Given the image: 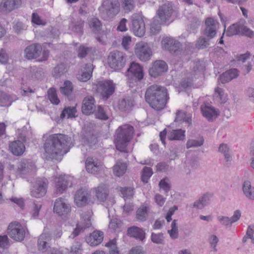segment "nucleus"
<instances>
[{
	"mask_svg": "<svg viewBox=\"0 0 254 254\" xmlns=\"http://www.w3.org/2000/svg\"><path fill=\"white\" fill-rule=\"evenodd\" d=\"M21 3V0H2L0 3V12L4 14L9 13L18 8Z\"/></svg>",
	"mask_w": 254,
	"mask_h": 254,
	"instance_id": "17",
	"label": "nucleus"
},
{
	"mask_svg": "<svg viewBox=\"0 0 254 254\" xmlns=\"http://www.w3.org/2000/svg\"><path fill=\"white\" fill-rule=\"evenodd\" d=\"M60 90L62 94L68 97L71 95L73 91L72 83L69 80L65 81L64 86L60 87Z\"/></svg>",
	"mask_w": 254,
	"mask_h": 254,
	"instance_id": "45",
	"label": "nucleus"
},
{
	"mask_svg": "<svg viewBox=\"0 0 254 254\" xmlns=\"http://www.w3.org/2000/svg\"><path fill=\"white\" fill-rule=\"evenodd\" d=\"M210 39H208V38L206 37H200L196 42V47L201 49L208 47L210 44Z\"/></svg>",
	"mask_w": 254,
	"mask_h": 254,
	"instance_id": "50",
	"label": "nucleus"
},
{
	"mask_svg": "<svg viewBox=\"0 0 254 254\" xmlns=\"http://www.w3.org/2000/svg\"><path fill=\"white\" fill-rule=\"evenodd\" d=\"M205 28L203 32V35L208 39H213L216 35L219 28V22L211 17H208L205 20Z\"/></svg>",
	"mask_w": 254,
	"mask_h": 254,
	"instance_id": "14",
	"label": "nucleus"
},
{
	"mask_svg": "<svg viewBox=\"0 0 254 254\" xmlns=\"http://www.w3.org/2000/svg\"><path fill=\"white\" fill-rule=\"evenodd\" d=\"M201 111L203 116L209 121H213L219 115L218 111L211 106H202Z\"/></svg>",
	"mask_w": 254,
	"mask_h": 254,
	"instance_id": "26",
	"label": "nucleus"
},
{
	"mask_svg": "<svg viewBox=\"0 0 254 254\" xmlns=\"http://www.w3.org/2000/svg\"><path fill=\"white\" fill-rule=\"evenodd\" d=\"M53 210L59 216L65 217L70 212L71 206L67 199L59 197L55 201Z\"/></svg>",
	"mask_w": 254,
	"mask_h": 254,
	"instance_id": "9",
	"label": "nucleus"
},
{
	"mask_svg": "<svg viewBox=\"0 0 254 254\" xmlns=\"http://www.w3.org/2000/svg\"><path fill=\"white\" fill-rule=\"evenodd\" d=\"M31 21L33 23L39 25H45L46 24V21L42 19L36 13H32Z\"/></svg>",
	"mask_w": 254,
	"mask_h": 254,
	"instance_id": "64",
	"label": "nucleus"
},
{
	"mask_svg": "<svg viewBox=\"0 0 254 254\" xmlns=\"http://www.w3.org/2000/svg\"><path fill=\"white\" fill-rule=\"evenodd\" d=\"M127 75L129 77V85L132 86L131 84H133V82H136L140 81L143 77V72L142 67L137 63H132L129 68L127 71Z\"/></svg>",
	"mask_w": 254,
	"mask_h": 254,
	"instance_id": "11",
	"label": "nucleus"
},
{
	"mask_svg": "<svg viewBox=\"0 0 254 254\" xmlns=\"http://www.w3.org/2000/svg\"><path fill=\"white\" fill-rule=\"evenodd\" d=\"M153 171L150 167H144L142 171V181L145 183H147L148 179L151 177Z\"/></svg>",
	"mask_w": 254,
	"mask_h": 254,
	"instance_id": "52",
	"label": "nucleus"
},
{
	"mask_svg": "<svg viewBox=\"0 0 254 254\" xmlns=\"http://www.w3.org/2000/svg\"><path fill=\"white\" fill-rule=\"evenodd\" d=\"M48 184V181L46 178L38 180L31 191L32 196L36 198L44 196L47 191Z\"/></svg>",
	"mask_w": 254,
	"mask_h": 254,
	"instance_id": "15",
	"label": "nucleus"
},
{
	"mask_svg": "<svg viewBox=\"0 0 254 254\" xmlns=\"http://www.w3.org/2000/svg\"><path fill=\"white\" fill-rule=\"evenodd\" d=\"M120 6L118 0H103L99 8L101 16L106 20L113 18L119 12Z\"/></svg>",
	"mask_w": 254,
	"mask_h": 254,
	"instance_id": "4",
	"label": "nucleus"
},
{
	"mask_svg": "<svg viewBox=\"0 0 254 254\" xmlns=\"http://www.w3.org/2000/svg\"><path fill=\"white\" fill-rule=\"evenodd\" d=\"M9 149L15 156L22 155L25 150L24 143L20 140H15L9 143Z\"/></svg>",
	"mask_w": 254,
	"mask_h": 254,
	"instance_id": "25",
	"label": "nucleus"
},
{
	"mask_svg": "<svg viewBox=\"0 0 254 254\" xmlns=\"http://www.w3.org/2000/svg\"><path fill=\"white\" fill-rule=\"evenodd\" d=\"M42 48L40 44H33L26 47L24 57L28 60H32L38 57L41 53Z\"/></svg>",
	"mask_w": 254,
	"mask_h": 254,
	"instance_id": "19",
	"label": "nucleus"
},
{
	"mask_svg": "<svg viewBox=\"0 0 254 254\" xmlns=\"http://www.w3.org/2000/svg\"><path fill=\"white\" fill-rule=\"evenodd\" d=\"M92 212L90 211H87L82 212L81 215V223L84 226V228H88L91 225V217Z\"/></svg>",
	"mask_w": 254,
	"mask_h": 254,
	"instance_id": "42",
	"label": "nucleus"
},
{
	"mask_svg": "<svg viewBox=\"0 0 254 254\" xmlns=\"http://www.w3.org/2000/svg\"><path fill=\"white\" fill-rule=\"evenodd\" d=\"M91 192L86 188H81L76 191L74 202L78 207H83L88 204L91 199Z\"/></svg>",
	"mask_w": 254,
	"mask_h": 254,
	"instance_id": "10",
	"label": "nucleus"
},
{
	"mask_svg": "<svg viewBox=\"0 0 254 254\" xmlns=\"http://www.w3.org/2000/svg\"><path fill=\"white\" fill-rule=\"evenodd\" d=\"M34 168L35 166L32 163L29 162L27 160H23L20 162L17 171L21 174H25L30 172Z\"/></svg>",
	"mask_w": 254,
	"mask_h": 254,
	"instance_id": "33",
	"label": "nucleus"
},
{
	"mask_svg": "<svg viewBox=\"0 0 254 254\" xmlns=\"http://www.w3.org/2000/svg\"><path fill=\"white\" fill-rule=\"evenodd\" d=\"M95 101L92 96H88L84 98L82 101L81 111L83 114L89 115L95 111Z\"/></svg>",
	"mask_w": 254,
	"mask_h": 254,
	"instance_id": "21",
	"label": "nucleus"
},
{
	"mask_svg": "<svg viewBox=\"0 0 254 254\" xmlns=\"http://www.w3.org/2000/svg\"><path fill=\"white\" fill-rule=\"evenodd\" d=\"M122 225V223L120 220L118 218H113L111 220L109 225L110 229L116 230L117 228H120Z\"/></svg>",
	"mask_w": 254,
	"mask_h": 254,
	"instance_id": "63",
	"label": "nucleus"
},
{
	"mask_svg": "<svg viewBox=\"0 0 254 254\" xmlns=\"http://www.w3.org/2000/svg\"><path fill=\"white\" fill-rule=\"evenodd\" d=\"M134 133L133 127L129 125L120 127L116 131L115 143L117 150L127 152V146L131 140Z\"/></svg>",
	"mask_w": 254,
	"mask_h": 254,
	"instance_id": "3",
	"label": "nucleus"
},
{
	"mask_svg": "<svg viewBox=\"0 0 254 254\" xmlns=\"http://www.w3.org/2000/svg\"><path fill=\"white\" fill-rule=\"evenodd\" d=\"M136 56L143 62L149 60L152 56V51L146 43L140 42L136 43L135 48Z\"/></svg>",
	"mask_w": 254,
	"mask_h": 254,
	"instance_id": "12",
	"label": "nucleus"
},
{
	"mask_svg": "<svg viewBox=\"0 0 254 254\" xmlns=\"http://www.w3.org/2000/svg\"><path fill=\"white\" fill-rule=\"evenodd\" d=\"M245 36L250 38H254V32L247 26L241 24L240 35Z\"/></svg>",
	"mask_w": 254,
	"mask_h": 254,
	"instance_id": "54",
	"label": "nucleus"
},
{
	"mask_svg": "<svg viewBox=\"0 0 254 254\" xmlns=\"http://www.w3.org/2000/svg\"><path fill=\"white\" fill-rule=\"evenodd\" d=\"M174 11L173 3L167 1L159 6L155 18H158L157 21L160 23H165L170 19Z\"/></svg>",
	"mask_w": 254,
	"mask_h": 254,
	"instance_id": "5",
	"label": "nucleus"
},
{
	"mask_svg": "<svg viewBox=\"0 0 254 254\" xmlns=\"http://www.w3.org/2000/svg\"><path fill=\"white\" fill-rule=\"evenodd\" d=\"M51 240V234L45 230L38 239L37 246L38 250L42 252H46L50 247L49 242Z\"/></svg>",
	"mask_w": 254,
	"mask_h": 254,
	"instance_id": "22",
	"label": "nucleus"
},
{
	"mask_svg": "<svg viewBox=\"0 0 254 254\" xmlns=\"http://www.w3.org/2000/svg\"><path fill=\"white\" fill-rule=\"evenodd\" d=\"M11 102V99L8 95L2 91H0V106H9Z\"/></svg>",
	"mask_w": 254,
	"mask_h": 254,
	"instance_id": "47",
	"label": "nucleus"
},
{
	"mask_svg": "<svg viewBox=\"0 0 254 254\" xmlns=\"http://www.w3.org/2000/svg\"><path fill=\"white\" fill-rule=\"evenodd\" d=\"M159 186L166 193H168L171 187L169 179L168 178L162 179L159 183Z\"/></svg>",
	"mask_w": 254,
	"mask_h": 254,
	"instance_id": "57",
	"label": "nucleus"
},
{
	"mask_svg": "<svg viewBox=\"0 0 254 254\" xmlns=\"http://www.w3.org/2000/svg\"><path fill=\"white\" fill-rule=\"evenodd\" d=\"M115 85L112 80H105L98 81L96 84L97 92L105 100L108 99L114 93Z\"/></svg>",
	"mask_w": 254,
	"mask_h": 254,
	"instance_id": "6",
	"label": "nucleus"
},
{
	"mask_svg": "<svg viewBox=\"0 0 254 254\" xmlns=\"http://www.w3.org/2000/svg\"><path fill=\"white\" fill-rule=\"evenodd\" d=\"M72 139L64 134H54L48 137L44 145L47 157L52 159H61L72 146Z\"/></svg>",
	"mask_w": 254,
	"mask_h": 254,
	"instance_id": "1",
	"label": "nucleus"
},
{
	"mask_svg": "<svg viewBox=\"0 0 254 254\" xmlns=\"http://www.w3.org/2000/svg\"><path fill=\"white\" fill-rule=\"evenodd\" d=\"M104 234L101 231H94L86 239L87 243L91 246H96L103 241Z\"/></svg>",
	"mask_w": 254,
	"mask_h": 254,
	"instance_id": "27",
	"label": "nucleus"
},
{
	"mask_svg": "<svg viewBox=\"0 0 254 254\" xmlns=\"http://www.w3.org/2000/svg\"><path fill=\"white\" fill-rule=\"evenodd\" d=\"M98 142L97 137L92 131H86L82 136V142L85 145L92 147Z\"/></svg>",
	"mask_w": 254,
	"mask_h": 254,
	"instance_id": "29",
	"label": "nucleus"
},
{
	"mask_svg": "<svg viewBox=\"0 0 254 254\" xmlns=\"http://www.w3.org/2000/svg\"><path fill=\"white\" fill-rule=\"evenodd\" d=\"M13 28L16 33L20 34L27 29V26L21 22H17L13 25Z\"/></svg>",
	"mask_w": 254,
	"mask_h": 254,
	"instance_id": "61",
	"label": "nucleus"
},
{
	"mask_svg": "<svg viewBox=\"0 0 254 254\" xmlns=\"http://www.w3.org/2000/svg\"><path fill=\"white\" fill-rule=\"evenodd\" d=\"M200 64H196L194 66V71L193 74L190 73L188 75L187 78H183L180 82V86L184 89H186L190 85L191 81L193 79L194 76L197 75V73L200 71L199 69Z\"/></svg>",
	"mask_w": 254,
	"mask_h": 254,
	"instance_id": "30",
	"label": "nucleus"
},
{
	"mask_svg": "<svg viewBox=\"0 0 254 254\" xmlns=\"http://www.w3.org/2000/svg\"><path fill=\"white\" fill-rule=\"evenodd\" d=\"M180 121H184L187 123L188 125H190L191 124V117L190 115H187L185 112L179 110L176 113L175 122Z\"/></svg>",
	"mask_w": 254,
	"mask_h": 254,
	"instance_id": "41",
	"label": "nucleus"
},
{
	"mask_svg": "<svg viewBox=\"0 0 254 254\" xmlns=\"http://www.w3.org/2000/svg\"><path fill=\"white\" fill-rule=\"evenodd\" d=\"M241 24V23H236L230 26L225 32L226 36L231 37L234 35H240Z\"/></svg>",
	"mask_w": 254,
	"mask_h": 254,
	"instance_id": "38",
	"label": "nucleus"
},
{
	"mask_svg": "<svg viewBox=\"0 0 254 254\" xmlns=\"http://www.w3.org/2000/svg\"><path fill=\"white\" fill-rule=\"evenodd\" d=\"M89 51V48L87 47L84 45H81L78 48L77 50L78 57L80 59L85 58Z\"/></svg>",
	"mask_w": 254,
	"mask_h": 254,
	"instance_id": "60",
	"label": "nucleus"
},
{
	"mask_svg": "<svg viewBox=\"0 0 254 254\" xmlns=\"http://www.w3.org/2000/svg\"><path fill=\"white\" fill-rule=\"evenodd\" d=\"M204 143V139L202 137H199L198 139H189L186 143V147L188 149L192 147H197L201 146Z\"/></svg>",
	"mask_w": 254,
	"mask_h": 254,
	"instance_id": "49",
	"label": "nucleus"
},
{
	"mask_svg": "<svg viewBox=\"0 0 254 254\" xmlns=\"http://www.w3.org/2000/svg\"><path fill=\"white\" fill-rule=\"evenodd\" d=\"M155 21V19H154V21L150 25V32L153 34H157L160 32L161 30V24H162L158 21L157 23H156Z\"/></svg>",
	"mask_w": 254,
	"mask_h": 254,
	"instance_id": "62",
	"label": "nucleus"
},
{
	"mask_svg": "<svg viewBox=\"0 0 254 254\" xmlns=\"http://www.w3.org/2000/svg\"><path fill=\"white\" fill-rule=\"evenodd\" d=\"M76 112V109L74 107L65 108L61 114V118H64L66 116H67V118L75 117V114Z\"/></svg>",
	"mask_w": 254,
	"mask_h": 254,
	"instance_id": "51",
	"label": "nucleus"
},
{
	"mask_svg": "<svg viewBox=\"0 0 254 254\" xmlns=\"http://www.w3.org/2000/svg\"><path fill=\"white\" fill-rule=\"evenodd\" d=\"M95 116L96 118L105 121L108 119V116L105 109L101 106H98L97 110L95 112Z\"/></svg>",
	"mask_w": 254,
	"mask_h": 254,
	"instance_id": "56",
	"label": "nucleus"
},
{
	"mask_svg": "<svg viewBox=\"0 0 254 254\" xmlns=\"http://www.w3.org/2000/svg\"><path fill=\"white\" fill-rule=\"evenodd\" d=\"M85 167L88 173L96 174L102 170L103 165L97 158L88 157L85 162Z\"/></svg>",
	"mask_w": 254,
	"mask_h": 254,
	"instance_id": "16",
	"label": "nucleus"
},
{
	"mask_svg": "<svg viewBox=\"0 0 254 254\" xmlns=\"http://www.w3.org/2000/svg\"><path fill=\"white\" fill-rule=\"evenodd\" d=\"M132 30L136 36L141 37L145 32V24L142 17L138 14L132 16Z\"/></svg>",
	"mask_w": 254,
	"mask_h": 254,
	"instance_id": "13",
	"label": "nucleus"
},
{
	"mask_svg": "<svg viewBox=\"0 0 254 254\" xmlns=\"http://www.w3.org/2000/svg\"><path fill=\"white\" fill-rule=\"evenodd\" d=\"M148 208L145 206H141L136 211V219L140 222L145 221L148 216Z\"/></svg>",
	"mask_w": 254,
	"mask_h": 254,
	"instance_id": "37",
	"label": "nucleus"
},
{
	"mask_svg": "<svg viewBox=\"0 0 254 254\" xmlns=\"http://www.w3.org/2000/svg\"><path fill=\"white\" fill-rule=\"evenodd\" d=\"M185 131L181 129L173 130L168 135L170 140H183L185 136Z\"/></svg>",
	"mask_w": 254,
	"mask_h": 254,
	"instance_id": "44",
	"label": "nucleus"
},
{
	"mask_svg": "<svg viewBox=\"0 0 254 254\" xmlns=\"http://www.w3.org/2000/svg\"><path fill=\"white\" fill-rule=\"evenodd\" d=\"M145 99L152 108L161 110L165 108L169 99L168 90L165 87L157 84L150 85L146 90Z\"/></svg>",
	"mask_w": 254,
	"mask_h": 254,
	"instance_id": "2",
	"label": "nucleus"
},
{
	"mask_svg": "<svg viewBox=\"0 0 254 254\" xmlns=\"http://www.w3.org/2000/svg\"><path fill=\"white\" fill-rule=\"evenodd\" d=\"M243 191L247 198L254 200V188L252 187L250 182L247 181L244 182Z\"/></svg>",
	"mask_w": 254,
	"mask_h": 254,
	"instance_id": "36",
	"label": "nucleus"
},
{
	"mask_svg": "<svg viewBox=\"0 0 254 254\" xmlns=\"http://www.w3.org/2000/svg\"><path fill=\"white\" fill-rule=\"evenodd\" d=\"M84 21L81 19H77L76 20L73 21L70 25V28L74 32L81 34L83 33V27Z\"/></svg>",
	"mask_w": 254,
	"mask_h": 254,
	"instance_id": "40",
	"label": "nucleus"
},
{
	"mask_svg": "<svg viewBox=\"0 0 254 254\" xmlns=\"http://www.w3.org/2000/svg\"><path fill=\"white\" fill-rule=\"evenodd\" d=\"M96 196L101 201H105L108 195V190L104 184H100L95 189Z\"/></svg>",
	"mask_w": 254,
	"mask_h": 254,
	"instance_id": "32",
	"label": "nucleus"
},
{
	"mask_svg": "<svg viewBox=\"0 0 254 254\" xmlns=\"http://www.w3.org/2000/svg\"><path fill=\"white\" fill-rule=\"evenodd\" d=\"M127 168V165L126 163L118 161L113 167L114 174L118 177L123 176L125 173Z\"/></svg>",
	"mask_w": 254,
	"mask_h": 254,
	"instance_id": "35",
	"label": "nucleus"
},
{
	"mask_svg": "<svg viewBox=\"0 0 254 254\" xmlns=\"http://www.w3.org/2000/svg\"><path fill=\"white\" fill-rule=\"evenodd\" d=\"M218 151L220 153L222 154L226 161H231L232 157L230 153V150L227 144L222 143L220 145Z\"/></svg>",
	"mask_w": 254,
	"mask_h": 254,
	"instance_id": "46",
	"label": "nucleus"
},
{
	"mask_svg": "<svg viewBox=\"0 0 254 254\" xmlns=\"http://www.w3.org/2000/svg\"><path fill=\"white\" fill-rule=\"evenodd\" d=\"M99 35H97L96 39L98 42L101 44L106 45L107 42V31H103L101 33H99Z\"/></svg>",
	"mask_w": 254,
	"mask_h": 254,
	"instance_id": "58",
	"label": "nucleus"
},
{
	"mask_svg": "<svg viewBox=\"0 0 254 254\" xmlns=\"http://www.w3.org/2000/svg\"><path fill=\"white\" fill-rule=\"evenodd\" d=\"M122 8L125 13L131 11L135 7V2L134 0H120Z\"/></svg>",
	"mask_w": 254,
	"mask_h": 254,
	"instance_id": "43",
	"label": "nucleus"
},
{
	"mask_svg": "<svg viewBox=\"0 0 254 254\" xmlns=\"http://www.w3.org/2000/svg\"><path fill=\"white\" fill-rule=\"evenodd\" d=\"M48 97L51 102L53 104L58 105L60 102L57 96L56 90L54 88H51L48 90Z\"/></svg>",
	"mask_w": 254,
	"mask_h": 254,
	"instance_id": "48",
	"label": "nucleus"
},
{
	"mask_svg": "<svg viewBox=\"0 0 254 254\" xmlns=\"http://www.w3.org/2000/svg\"><path fill=\"white\" fill-rule=\"evenodd\" d=\"M220 223L225 226H231L232 223L230 217L224 216H218L217 218Z\"/></svg>",
	"mask_w": 254,
	"mask_h": 254,
	"instance_id": "59",
	"label": "nucleus"
},
{
	"mask_svg": "<svg viewBox=\"0 0 254 254\" xmlns=\"http://www.w3.org/2000/svg\"><path fill=\"white\" fill-rule=\"evenodd\" d=\"M151 241L157 244H163L164 242V234L162 233L156 234L152 232L151 235Z\"/></svg>",
	"mask_w": 254,
	"mask_h": 254,
	"instance_id": "53",
	"label": "nucleus"
},
{
	"mask_svg": "<svg viewBox=\"0 0 254 254\" xmlns=\"http://www.w3.org/2000/svg\"><path fill=\"white\" fill-rule=\"evenodd\" d=\"M239 71L237 68H231L223 73L219 77V81L222 84L228 83L239 75Z\"/></svg>",
	"mask_w": 254,
	"mask_h": 254,
	"instance_id": "24",
	"label": "nucleus"
},
{
	"mask_svg": "<svg viewBox=\"0 0 254 254\" xmlns=\"http://www.w3.org/2000/svg\"><path fill=\"white\" fill-rule=\"evenodd\" d=\"M88 25L90 29L95 34L100 32L102 28L101 21L96 17H92L88 20Z\"/></svg>",
	"mask_w": 254,
	"mask_h": 254,
	"instance_id": "34",
	"label": "nucleus"
},
{
	"mask_svg": "<svg viewBox=\"0 0 254 254\" xmlns=\"http://www.w3.org/2000/svg\"><path fill=\"white\" fill-rule=\"evenodd\" d=\"M9 236L16 241H21L25 238V231L21 224L17 222H11L7 228Z\"/></svg>",
	"mask_w": 254,
	"mask_h": 254,
	"instance_id": "8",
	"label": "nucleus"
},
{
	"mask_svg": "<svg viewBox=\"0 0 254 254\" xmlns=\"http://www.w3.org/2000/svg\"><path fill=\"white\" fill-rule=\"evenodd\" d=\"M127 234L136 239L143 241L145 238V233L143 229L136 226H132L127 229Z\"/></svg>",
	"mask_w": 254,
	"mask_h": 254,
	"instance_id": "28",
	"label": "nucleus"
},
{
	"mask_svg": "<svg viewBox=\"0 0 254 254\" xmlns=\"http://www.w3.org/2000/svg\"><path fill=\"white\" fill-rule=\"evenodd\" d=\"M72 183L64 176H60L56 181L55 193L61 194L64 192L68 187H71Z\"/></svg>",
	"mask_w": 254,
	"mask_h": 254,
	"instance_id": "23",
	"label": "nucleus"
},
{
	"mask_svg": "<svg viewBox=\"0 0 254 254\" xmlns=\"http://www.w3.org/2000/svg\"><path fill=\"white\" fill-rule=\"evenodd\" d=\"M133 106V100L131 97L123 98L119 101L118 107L122 111H128Z\"/></svg>",
	"mask_w": 254,
	"mask_h": 254,
	"instance_id": "31",
	"label": "nucleus"
},
{
	"mask_svg": "<svg viewBox=\"0 0 254 254\" xmlns=\"http://www.w3.org/2000/svg\"><path fill=\"white\" fill-rule=\"evenodd\" d=\"M121 192L125 199H130L134 195V189L131 187H125L121 188Z\"/></svg>",
	"mask_w": 254,
	"mask_h": 254,
	"instance_id": "55",
	"label": "nucleus"
},
{
	"mask_svg": "<svg viewBox=\"0 0 254 254\" xmlns=\"http://www.w3.org/2000/svg\"><path fill=\"white\" fill-rule=\"evenodd\" d=\"M67 71V67L66 64L62 63L54 68L53 74L55 78H59L64 74Z\"/></svg>",
	"mask_w": 254,
	"mask_h": 254,
	"instance_id": "39",
	"label": "nucleus"
},
{
	"mask_svg": "<svg viewBox=\"0 0 254 254\" xmlns=\"http://www.w3.org/2000/svg\"><path fill=\"white\" fill-rule=\"evenodd\" d=\"M163 49L169 51L171 53H175L180 48L181 44L180 42L171 37L163 38L161 41Z\"/></svg>",
	"mask_w": 254,
	"mask_h": 254,
	"instance_id": "18",
	"label": "nucleus"
},
{
	"mask_svg": "<svg viewBox=\"0 0 254 254\" xmlns=\"http://www.w3.org/2000/svg\"><path fill=\"white\" fill-rule=\"evenodd\" d=\"M167 64L163 61H156L154 62L152 67L149 70V74L154 77L160 75L167 70Z\"/></svg>",
	"mask_w": 254,
	"mask_h": 254,
	"instance_id": "20",
	"label": "nucleus"
},
{
	"mask_svg": "<svg viewBox=\"0 0 254 254\" xmlns=\"http://www.w3.org/2000/svg\"><path fill=\"white\" fill-rule=\"evenodd\" d=\"M108 64L111 68L115 70L122 68L125 64V55L119 51H114L108 56Z\"/></svg>",
	"mask_w": 254,
	"mask_h": 254,
	"instance_id": "7",
	"label": "nucleus"
}]
</instances>
